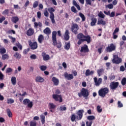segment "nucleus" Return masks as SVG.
Masks as SVG:
<instances>
[{
	"label": "nucleus",
	"mask_w": 126,
	"mask_h": 126,
	"mask_svg": "<svg viewBox=\"0 0 126 126\" xmlns=\"http://www.w3.org/2000/svg\"><path fill=\"white\" fill-rule=\"evenodd\" d=\"M48 11L50 13V18L52 23L54 24L56 22V21H55V15L54 14V13H53L55 12V9H54L53 7L49 8Z\"/></svg>",
	"instance_id": "nucleus-4"
},
{
	"label": "nucleus",
	"mask_w": 126,
	"mask_h": 126,
	"mask_svg": "<svg viewBox=\"0 0 126 126\" xmlns=\"http://www.w3.org/2000/svg\"><path fill=\"white\" fill-rule=\"evenodd\" d=\"M79 29V27H78V25L76 24H73L71 27V31L75 35H77V34H78V30Z\"/></svg>",
	"instance_id": "nucleus-7"
},
{
	"label": "nucleus",
	"mask_w": 126,
	"mask_h": 126,
	"mask_svg": "<svg viewBox=\"0 0 126 126\" xmlns=\"http://www.w3.org/2000/svg\"><path fill=\"white\" fill-rule=\"evenodd\" d=\"M73 5L76 6V7L77 8L78 10H80V6H79L78 4H77V2H76V1H75V0H73Z\"/></svg>",
	"instance_id": "nucleus-29"
},
{
	"label": "nucleus",
	"mask_w": 126,
	"mask_h": 126,
	"mask_svg": "<svg viewBox=\"0 0 126 126\" xmlns=\"http://www.w3.org/2000/svg\"><path fill=\"white\" fill-rule=\"evenodd\" d=\"M119 82H112L110 83L109 85L110 89H111V90H116V89L119 87Z\"/></svg>",
	"instance_id": "nucleus-9"
},
{
	"label": "nucleus",
	"mask_w": 126,
	"mask_h": 126,
	"mask_svg": "<svg viewBox=\"0 0 126 126\" xmlns=\"http://www.w3.org/2000/svg\"><path fill=\"white\" fill-rule=\"evenodd\" d=\"M81 52H83V53H87L89 52V49H88V46H87V45H84V46L81 47Z\"/></svg>",
	"instance_id": "nucleus-18"
},
{
	"label": "nucleus",
	"mask_w": 126,
	"mask_h": 126,
	"mask_svg": "<svg viewBox=\"0 0 126 126\" xmlns=\"http://www.w3.org/2000/svg\"><path fill=\"white\" fill-rule=\"evenodd\" d=\"M44 35L42 34H40L38 36V42L40 44H42V43H43V41H44Z\"/></svg>",
	"instance_id": "nucleus-23"
},
{
	"label": "nucleus",
	"mask_w": 126,
	"mask_h": 126,
	"mask_svg": "<svg viewBox=\"0 0 126 126\" xmlns=\"http://www.w3.org/2000/svg\"><path fill=\"white\" fill-rule=\"evenodd\" d=\"M76 120H77V118L76 117V116H75V114H73L71 115V122H74Z\"/></svg>",
	"instance_id": "nucleus-42"
},
{
	"label": "nucleus",
	"mask_w": 126,
	"mask_h": 126,
	"mask_svg": "<svg viewBox=\"0 0 126 126\" xmlns=\"http://www.w3.org/2000/svg\"><path fill=\"white\" fill-rule=\"evenodd\" d=\"M105 7L107 8H109V9H113V8H114V5H113V4H109L108 5H106L105 6Z\"/></svg>",
	"instance_id": "nucleus-40"
},
{
	"label": "nucleus",
	"mask_w": 126,
	"mask_h": 126,
	"mask_svg": "<svg viewBox=\"0 0 126 126\" xmlns=\"http://www.w3.org/2000/svg\"><path fill=\"white\" fill-rule=\"evenodd\" d=\"M3 77H4V75H3V74L0 71V80H2L3 79Z\"/></svg>",
	"instance_id": "nucleus-61"
},
{
	"label": "nucleus",
	"mask_w": 126,
	"mask_h": 126,
	"mask_svg": "<svg viewBox=\"0 0 126 126\" xmlns=\"http://www.w3.org/2000/svg\"><path fill=\"white\" fill-rule=\"evenodd\" d=\"M70 48V42H68L64 46V49H65V50L68 51L69 50Z\"/></svg>",
	"instance_id": "nucleus-37"
},
{
	"label": "nucleus",
	"mask_w": 126,
	"mask_h": 126,
	"mask_svg": "<svg viewBox=\"0 0 126 126\" xmlns=\"http://www.w3.org/2000/svg\"><path fill=\"white\" fill-rule=\"evenodd\" d=\"M83 113H84V110L82 109L79 110L76 112V115H77V116H76L77 121H80L82 119Z\"/></svg>",
	"instance_id": "nucleus-8"
},
{
	"label": "nucleus",
	"mask_w": 126,
	"mask_h": 126,
	"mask_svg": "<svg viewBox=\"0 0 126 126\" xmlns=\"http://www.w3.org/2000/svg\"><path fill=\"white\" fill-rule=\"evenodd\" d=\"M86 76H89V75H92L93 74H94V71L92 70L90 71V70L87 69L86 71Z\"/></svg>",
	"instance_id": "nucleus-24"
},
{
	"label": "nucleus",
	"mask_w": 126,
	"mask_h": 126,
	"mask_svg": "<svg viewBox=\"0 0 126 126\" xmlns=\"http://www.w3.org/2000/svg\"><path fill=\"white\" fill-rule=\"evenodd\" d=\"M64 38L66 41H68V40L69 39V31L68 30H66L65 31L64 33Z\"/></svg>",
	"instance_id": "nucleus-21"
},
{
	"label": "nucleus",
	"mask_w": 126,
	"mask_h": 126,
	"mask_svg": "<svg viewBox=\"0 0 126 126\" xmlns=\"http://www.w3.org/2000/svg\"><path fill=\"white\" fill-rule=\"evenodd\" d=\"M52 82L55 86H58L60 83V80L59 79L57 78L56 77H53L52 78Z\"/></svg>",
	"instance_id": "nucleus-16"
},
{
	"label": "nucleus",
	"mask_w": 126,
	"mask_h": 126,
	"mask_svg": "<svg viewBox=\"0 0 126 126\" xmlns=\"http://www.w3.org/2000/svg\"><path fill=\"white\" fill-rule=\"evenodd\" d=\"M42 16V13H41V12L38 11L37 12V16L40 19L41 18V16Z\"/></svg>",
	"instance_id": "nucleus-60"
},
{
	"label": "nucleus",
	"mask_w": 126,
	"mask_h": 126,
	"mask_svg": "<svg viewBox=\"0 0 126 126\" xmlns=\"http://www.w3.org/2000/svg\"><path fill=\"white\" fill-rule=\"evenodd\" d=\"M60 111H66V107H65V105L60 106L59 108Z\"/></svg>",
	"instance_id": "nucleus-44"
},
{
	"label": "nucleus",
	"mask_w": 126,
	"mask_h": 126,
	"mask_svg": "<svg viewBox=\"0 0 126 126\" xmlns=\"http://www.w3.org/2000/svg\"><path fill=\"white\" fill-rule=\"evenodd\" d=\"M9 39H11L12 40V42L14 43L15 42V38L13 37L12 36L9 35L8 36Z\"/></svg>",
	"instance_id": "nucleus-62"
},
{
	"label": "nucleus",
	"mask_w": 126,
	"mask_h": 126,
	"mask_svg": "<svg viewBox=\"0 0 126 126\" xmlns=\"http://www.w3.org/2000/svg\"><path fill=\"white\" fill-rule=\"evenodd\" d=\"M64 76L65 78L67 80H71V79H73V75L71 74H68L67 72H65L64 73Z\"/></svg>",
	"instance_id": "nucleus-15"
},
{
	"label": "nucleus",
	"mask_w": 126,
	"mask_h": 126,
	"mask_svg": "<svg viewBox=\"0 0 126 126\" xmlns=\"http://www.w3.org/2000/svg\"><path fill=\"white\" fill-rule=\"evenodd\" d=\"M109 78L110 80H114V79H115V78H116V76H115V75H112L109 77Z\"/></svg>",
	"instance_id": "nucleus-59"
},
{
	"label": "nucleus",
	"mask_w": 126,
	"mask_h": 126,
	"mask_svg": "<svg viewBox=\"0 0 126 126\" xmlns=\"http://www.w3.org/2000/svg\"><path fill=\"white\" fill-rule=\"evenodd\" d=\"M52 42L53 45L56 46L58 49L62 48V43L61 42H57V32L56 31L52 32Z\"/></svg>",
	"instance_id": "nucleus-2"
},
{
	"label": "nucleus",
	"mask_w": 126,
	"mask_h": 126,
	"mask_svg": "<svg viewBox=\"0 0 126 126\" xmlns=\"http://www.w3.org/2000/svg\"><path fill=\"white\" fill-rule=\"evenodd\" d=\"M93 123V122L92 121H91L90 122L88 121H87L86 123V126H92Z\"/></svg>",
	"instance_id": "nucleus-56"
},
{
	"label": "nucleus",
	"mask_w": 126,
	"mask_h": 126,
	"mask_svg": "<svg viewBox=\"0 0 126 126\" xmlns=\"http://www.w3.org/2000/svg\"><path fill=\"white\" fill-rule=\"evenodd\" d=\"M77 38L79 41L77 42L78 45H81L83 42H87L88 44L91 42V37L89 35L85 36L82 33H80L77 35Z\"/></svg>",
	"instance_id": "nucleus-1"
},
{
	"label": "nucleus",
	"mask_w": 126,
	"mask_h": 126,
	"mask_svg": "<svg viewBox=\"0 0 126 126\" xmlns=\"http://www.w3.org/2000/svg\"><path fill=\"white\" fill-rule=\"evenodd\" d=\"M121 84L122 85H126V78H123L121 81Z\"/></svg>",
	"instance_id": "nucleus-47"
},
{
	"label": "nucleus",
	"mask_w": 126,
	"mask_h": 126,
	"mask_svg": "<svg viewBox=\"0 0 126 126\" xmlns=\"http://www.w3.org/2000/svg\"><path fill=\"white\" fill-rule=\"evenodd\" d=\"M29 51H30V48H28L27 49H25L23 51V54L24 55H27V54L28 53V52H29Z\"/></svg>",
	"instance_id": "nucleus-55"
},
{
	"label": "nucleus",
	"mask_w": 126,
	"mask_h": 126,
	"mask_svg": "<svg viewBox=\"0 0 126 126\" xmlns=\"http://www.w3.org/2000/svg\"><path fill=\"white\" fill-rule=\"evenodd\" d=\"M118 105L119 108H123V107H124L123 103H122V102L120 101H119L118 102Z\"/></svg>",
	"instance_id": "nucleus-57"
},
{
	"label": "nucleus",
	"mask_w": 126,
	"mask_h": 126,
	"mask_svg": "<svg viewBox=\"0 0 126 126\" xmlns=\"http://www.w3.org/2000/svg\"><path fill=\"white\" fill-rule=\"evenodd\" d=\"M14 57H15V58L17 60H20V59H21V54L18 53V52H16L14 55Z\"/></svg>",
	"instance_id": "nucleus-30"
},
{
	"label": "nucleus",
	"mask_w": 126,
	"mask_h": 126,
	"mask_svg": "<svg viewBox=\"0 0 126 126\" xmlns=\"http://www.w3.org/2000/svg\"><path fill=\"white\" fill-rule=\"evenodd\" d=\"M96 109L98 113H102V109L101 106H100V105H98L97 106Z\"/></svg>",
	"instance_id": "nucleus-48"
},
{
	"label": "nucleus",
	"mask_w": 126,
	"mask_h": 126,
	"mask_svg": "<svg viewBox=\"0 0 126 126\" xmlns=\"http://www.w3.org/2000/svg\"><path fill=\"white\" fill-rule=\"evenodd\" d=\"M11 20L13 23H16V22H18L19 19L17 17H13Z\"/></svg>",
	"instance_id": "nucleus-35"
},
{
	"label": "nucleus",
	"mask_w": 126,
	"mask_h": 126,
	"mask_svg": "<svg viewBox=\"0 0 126 126\" xmlns=\"http://www.w3.org/2000/svg\"><path fill=\"white\" fill-rule=\"evenodd\" d=\"M35 81L36 82H39L40 83H43V82L45 81V79H44L43 77L40 76H37L35 78Z\"/></svg>",
	"instance_id": "nucleus-17"
},
{
	"label": "nucleus",
	"mask_w": 126,
	"mask_h": 126,
	"mask_svg": "<svg viewBox=\"0 0 126 126\" xmlns=\"http://www.w3.org/2000/svg\"><path fill=\"white\" fill-rule=\"evenodd\" d=\"M40 118L41 119L42 124L44 125V124H45V116H44L43 114H41L40 115Z\"/></svg>",
	"instance_id": "nucleus-41"
},
{
	"label": "nucleus",
	"mask_w": 126,
	"mask_h": 126,
	"mask_svg": "<svg viewBox=\"0 0 126 126\" xmlns=\"http://www.w3.org/2000/svg\"><path fill=\"white\" fill-rule=\"evenodd\" d=\"M95 0H86V3L87 4H89V5H91L92 4V1H94Z\"/></svg>",
	"instance_id": "nucleus-45"
},
{
	"label": "nucleus",
	"mask_w": 126,
	"mask_h": 126,
	"mask_svg": "<svg viewBox=\"0 0 126 126\" xmlns=\"http://www.w3.org/2000/svg\"><path fill=\"white\" fill-rule=\"evenodd\" d=\"M9 59V55L7 54H3L1 57V59L3 61L7 60Z\"/></svg>",
	"instance_id": "nucleus-26"
},
{
	"label": "nucleus",
	"mask_w": 126,
	"mask_h": 126,
	"mask_svg": "<svg viewBox=\"0 0 126 126\" xmlns=\"http://www.w3.org/2000/svg\"><path fill=\"white\" fill-rule=\"evenodd\" d=\"M34 34V29L30 28L27 32V35L28 36H32Z\"/></svg>",
	"instance_id": "nucleus-19"
},
{
	"label": "nucleus",
	"mask_w": 126,
	"mask_h": 126,
	"mask_svg": "<svg viewBox=\"0 0 126 126\" xmlns=\"http://www.w3.org/2000/svg\"><path fill=\"white\" fill-rule=\"evenodd\" d=\"M112 62L113 63H116L117 64H119L123 62V60L122 58H119V56L117 55H114L113 56Z\"/></svg>",
	"instance_id": "nucleus-5"
},
{
	"label": "nucleus",
	"mask_w": 126,
	"mask_h": 126,
	"mask_svg": "<svg viewBox=\"0 0 126 126\" xmlns=\"http://www.w3.org/2000/svg\"><path fill=\"white\" fill-rule=\"evenodd\" d=\"M109 93V88L106 87L104 88H101L98 91V95L100 97L104 98L107 94Z\"/></svg>",
	"instance_id": "nucleus-3"
},
{
	"label": "nucleus",
	"mask_w": 126,
	"mask_h": 126,
	"mask_svg": "<svg viewBox=\"0 0 126 126\" xmlns=\"http://www.w3.org/2000/svg\"><path fill=\"white\" fill-rule=\"evenodd\" d=\"M11 81L13 85H15L16 84V77H12L11 79Z\"/></svg>",
	"instance_id": "nucleus-33"
},
{
	"label": "nucleus",
	"mask_w": 126,
	"mask_h": 126,
	"mask_svg": "<svg viewBox=\"0 0 126 126\" xmlns=\"http://www.w3.org/2000/svg\"><path fill=\"white\" fill-rule=\"evenodd\" d=\"M71 10L74 13H76V12H77V10H76V8L74 6H72L71 7Z\"/></svg>",
	"instance_id": "nucleus-54"
},
{
	"label": "nucleus",
	"mask_w": 126,
	"mask_h": 126,
	"mask_svg": "<svg viewBox=\"0 0 126 126\" xmlns=\"http://www.w3.org/2000/svg\"><path fill=\"white\" fill-rule=\"evenodd\" d=\"M81 94H82L83 97H88L89 96V92L88 90L83 88L81 92Z\"/></svg>",
	"instance_id": "nucleus-14"
},
{
	"label": "nucleus",
	"mask_w": 126,
	"mask_h": 126,
	"mask_svg": "<svg viewBox=\"0 0 126 126\" xmlns=\"http://www.w3.org/2000/svg\"><path fill=\"white\" fill-rule=\"evenodd\" d=\"M79 15L82 18V21L84 22L85 21V20L86 18H85V16H84V14H83L82 13H79Z\"/></svg>",
	"instance_id": "nucleus-32"
},
{
	"label": "nucleus",
	"mask_w": 126,
	"mask_h": 126,
	"mask_svg": "<svg viewBox=\"0 0 126 126\" xmlns=\"http://www.w3.org/2000/svg\"><path fill=\"white\" fill-rule=\"evenodd\" d=\"M6 53V50L4 47H1L0 48V54L1 55H3V54H5Z\"/></svg>",
	"instance_id": "nucleus-34"
},
{
	"label": "nucleus",
	"mask_w": 126,
	"mask_h": 126,
	"mask_svg": "<svg viewBox=\"0 0 126 126\" xmlns=\"http://www.w3.org/2000/svg\"><path fill=\"white\" fill-rule=\"evenodd\" d=\"M30 58L32 60H36L37 59V56H36L35 55L33 54L30 56Z\"/></svg>",
	"instance_id": "nucleus-58"
},
{
	"label": "nucleus",
	"mask_w": 126,
	"mask_h": 126,
	"mask_svg": "<svg viewBox=\"0 0 126 126\" xmlns=\"http://www.w3.org/2000/svg\"><path fill=\"white\" fill-rule=\"evenodd\" d=\"M40 69L42 71H44V70H46V69H47V66H46L45 65H41L40 67Z\"/></svg>",
	"instance_id": "nucleus-50"
},
{
	"label": "nucleus",
	"mask_w": 126,
	"mask_h": 126,
	"mask_svg": "<svg viewBox=\"0 0 126 126\" xmlns=\"http://www.w3.org/2000/svg\"><path fill=\"white\" fill-rule=\"evenodd\" d=\"M29 46L31 47L32 50H36L38 48V44L37 42H32V41H29Z\"/></svg>",
	"instance_id": "nucleus-12"
},
{
	"label": "nucleus",
	"mask_w": 126,
	"mask_h": 126,
	"mask_svg": "<svg viewBox=\"0 0 126 126\" xmlns=\"http://www.w3.org/2000/svg\"><path fill=\"white\" fill-rule=\"evenodd\" d=\"M9 12V9H5L4 11L2 12V14L4 15H7Z\"/></svg>",
	"instance_id": "nucleus-49"
},
{
	"label": "nucleus",
	"mask_w": 126,
	"mask_h": 126,
	"mask_svg": "<svg viewBox=\"0 0 126 126\" xmlns=\"http://www.w3.org/2000/svg\"><path fill=\"white\" fill-rule=\"evenodd\" d=\"M42 57L44 61H49L50 60V56L46 54L45 53H42Z\"/></svg>",
	"instance_id": "nucleus-22"
},
{
	"label": "nucleus",
	"mask_w": 126,
	"mask_h": 126,
	"mask_svg": "<svg viewBox=\"0 0 126 126\" xmlns=\"http://www.w3.org/2000/svg\"><path fill=\"white\" fill-rule=\"evenodd\" d=\"M49 107H50V109H55L56 108V106L53 103H49Z\"/></svg>",
	"instance_id": "nucleus-46"
},
{
	"label": "nucleus",
	"mask_w": 126,
	"mask_h": 126,
	"mask_svg": "<svg viewBox=\"0 0 126 126\" xmlns=\"http://www.w3.org/2000/svg\"><path fill=\"white\" fill-rule=\"evenodd\" d=\"M91 26H95L96 23H97V18L95 17H93L91 19Z\"/></svg>",
	"instance_id": "nucleus-20"
},
{
	"label": "nucleus",
	"mask_w": 126,
	"mask_h": 126,
	"mask_svg": "<svg viewBox=\"0 0 126 126\" xmlns=\"http://www.w3.org/2000/svg\"><path fill=\"white\" fill-rule=\"evenodd\" d=\"M43 32L46 35H50L51 34V29H50V28H46L44 30Z\"/></svg>",
	"instance_id": "nucleus-27"
},
{
	"label": "nucleus",
	"mask_w": 126,
	"mask_h": 126,
	"mask_svg": "<svg viewBox=\"0 0 126 126\" xmlns=\"http://www.w3.org/2000/svg\"><path fill=\"white\" fill-rule=\"evenodd\" d=\"M115 15V12H112L111 13H110L109 16L110 17H114Z\"/></svg>",
	"instance_id": "nucleus-63"
},
{
	"label": "nucleus",
	"mask_w": 126,
	"mask_h": 126,
	"mask_svg": "<svg viewBox=\"0 0 126 126\" xmlns=\"http://www.w3.org/2000/svg\"><path fill=\"white\" fill-rule=\"evenodd\" d=\"M53 98L55 101H59V103L63 102V98L62 95H58L57 94H53Z\"/></svg>",
	"instance_id": "nucleus-11"
},
{
	"label": "nucleus",
	"mask_w": 126,
	"mask_h": 126,
	"mask_svg": "<svg viewBox=\"0 0 126 126\" xmlns=\"http://www.w3.org/2000/svg\"><path fill=\"white\" fill-rule=\"evenodd\" d=\"M98 17H100V18H105L106 17V16L103 13V12L100 11L98 14H97Z\"/></svg>",
	"instance_id": "nucleus-31"
},
{
	"label": "nucleus",
	"mask_w": 126,
	"mask_h": 126,
	"mask_svg": "<svg viewBox=\"0 0 126 126\" xmlns=\"http://www.w3.org/2000/svg\"><path fill=\"white\" fill-rule=\"evenodd\" d=\"M24 105H28L29 108H32L33 107V102L31 101L29 99H25L23 101Z\"/></svg>",
	"instance_id": "nucleus-10"
},
{
	"label": "nucleus",
	"mask_w": 126,
	"mask_h": 126,
	"mask_svg": "<svg viewBox=\"0 0 126 126\" xmlns=\"http://www.w3.org/2000/svg\"><path fill=\"white\" fill-rule=\"evenodd\" d=\"M7 115L9 118L12 117V113H11V111H10V109H7Z\"/></svg>",
	"instance_id": "nucleus-38"
},
{
	"label": "nucleus",
	"mask_w": 126,
	"mask_h": 126,
	"mask_svg": "<svg viewBox=\"0 0 126 126\" xmlns=\"http://www.w3.org/2000/svg\"><path fill=\"white\" fill-rule=\"evenodd\" d=\"M97 24L99 25L101 24L102 25H106V22L103 20L102 19H99L98 20Z\"/></svg>",
	"instance_id": "nucleus-28"
},
{
	"label": "nucleus",
	"mask_w": 126,
	"mask_h": 126,
	"mask_svg": "<svg viewBox=\"0 0 126 126\" xmlns=\"http://www.w3.org/2000/svg\"><path fill=\"white\" fill-rule=\"evenodd\" d=\"M87 119L89 121H93L94 120H95V116H89L87 117Z\"/></svg>",
	"instance_id": "nucleus-43"
},
{
	"label": "nucleus",
	"mask_w": 126,
	"mask_h": 126,
	"mask_svg": "<svg viewBox=\"0 0 126 126\" xmlns=\"http://www.w3.org/2000/svg\"><path fill=\"white\" fill-rule=\"evenodd\" d=\"M30 126H37V122L35 121H32L30 122Z\"/></svg>",
	"instance_id": "nucleus-36"
},
{
	"label": "nucleus",
	"mask_w": 126,
	"mask_h": 126,
	"mask_svg": "<svg viewBox=\"0 0 126 126\" xmlns=\"http://www.w3.org/2000/svg\"><path fill=\"white\" fill-rule=\"evenodd\" d=\"M116 45H115L113 43H111L110 45L106 47L105 49L106 52L107 53H111L113 52V51H116Z\"/></svg>",
	"instance_id": "nucleus-6"
},
{
	"label": "nucleus",
	"mask_w": 126,
	"mask_h": 126,
	"mask_svg": "<svg viewBox=\"0 0 126 126\" xmlns=\"http://www.w3.org/2000/svg\"><path fill=\"white\" fill-rule=\"evenodd\" d=\"M39 5V1H35L32 5L33 8H36Z\"/></svg>",
	"instance_id": "nucleus-39"
},
{
	"label": "nucleus",
	"mask_w": 126,
	"mask_h": 126,
	"mask_svg": "<svg viewBox=\"0 0 126 126\" xmlns=\"http://www.w3.org/2000/svg\"><path fill=\"white\" fill-rule=\"evenodd\" d=\"M7 103H8V104H12V103H14V100H13L11 98L8 99Z\"/></svg>",
	"instance_id": "nucleus-51"
},
{
	"label": "nucleus",
	"mask_w": 126,
	"mask_h": 126,
	"mask_svg": "<svg viewBox=\"0 0 126 126\" xmlns=\"http://www.w3.org/2000/svg\"><path fill=\"white\" fill-rule=\"evenodd\" d=\"M94 84L95 86L98 87V86H100V84L102 83V79L101 78H99L98 79L97 78V77H94Z\"/></svg>",
	"instance_id": "nucleus-13"
},
{
	"label": "nucleus",
	"mask_w": 126,
	"mask_h": 126,
	"mask_svg": "<svg viewBox=\"0 0 126 126\" xmlns=\"http://www.w3.org/2000/svg\"><path fill=\"white\" fill-rule=\"evenodd\" d=\"M104 71H105V69L103 68L98 69L97 71V73L98 76H101V75H102V73H104Z\"/></svg>",
	"instance_id": "nucleus-25"
},
{
	"label": "nucleus",
	"mask_w": 126,
	"mask_h": 126,
	"mask_svg": "<svg viewBox=\"0 0 126 126\" xmlns=\"http://www.w3.org/2000/svg\"><path fill=\"white\" fill-rule=\"evenodd\" d=\"M12 69L10 67L7 68L6 69V73H9L10 72H12Z\"/></svg>",
	"instance_id": "nucleus-52"
},
{
	"label": "nucleus",
	"mask_w": 126,
	"mask_h": 126,
	"mask_svg": "<svg viewBox=\"0 0 126 126\" xmlns=\"http://www.w3.org/2000/svg\"><path fill=\"white\" fill-rule=\"evenodd\" d=\"M125 66L122 65L120 66V71H125Z\"/></svg>",
	"instance_id": "nucleus-64"
},
{
	"label": "nucleus",
	"mask_w": 126,
	"mask_h": 126,
	"mask_svg": "<svg viewBox=\"0 0 126 126\" xmlns=\"http://www.w3.org/2000/svg\"><path fill=\"white\" fill-rule=\"evenodd\" d=\"M44 15L46 17H49V12H48V10L47 9H45L44 11Z\"/></svg>",
	"instance_id": "nucleus-53"
}]
</instances>
